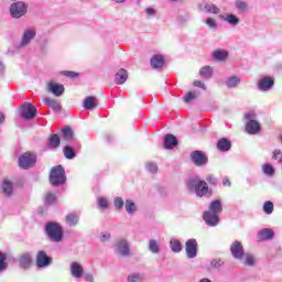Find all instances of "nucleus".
Listing matches in <instances>:
<instances>
[{
	"label": "nucleus",
	"instance_id": "nucleus-3",
	"mask_svg": "<svg viewBox=\"0 0 282 282\" xmlns=\"http://www.w3.org/2000/svg\"><path fill=\"white\" fill-rule=\"evenodd\" d=\"M45 232L50 241H54L55 243L63 241V227L58 223H47Z\"/></svg>",
	"mask_w": 282,
	"mask_h": 282
},
{
	"label": "nucleus",
	"instance_id": "nucleus-9",
	"mask_svg": "<svg viewBox=\"0 0 282 282\" xmlns=\"http://www.w3.org/2000/svg\"><path fill=\"white\" fill-rule=\"evenodd\" d=\"M35 263L39 268H47L52 265V258L47 256V252L40 250L37 251Z\"/></svg>",
	"mask_w": 282,
	"mask_h": 282
},
{
	"label": "nucleus",
	"instance_id": "nucleus-47",
	"mask_svg": "<svg viewBox=\"0 0 282 282\" xmlns=\"http://www.w3.org/2000/svg\"><path fill=\"white\" fill-rule=\"evenodd\" d=\"M197 98V95L195 93L189 91L185 97H183L184 102H191V100H195Z\"/></svg>",
	"mask_w": 282,
	"mask_h": 282
},
{
	"label": "nucleus",
	"instance_id": "nucleus-54",
	"mask_svg": "<svg viewBox=\"0 0 282 282\" xmlns=\"http://www.w3.org/2000/svg\"><path fill=\"white\" fill-rule=\"evenodd\" d=\"M194 87H199L200 89L206 90V85L202 80H194Z\"/></svg>",
	"mask_w": 282,
	"mask_h": 282
},
{
	"label": "nucleus",
	"instance_id": "nucleus-53",
	"mask_svg": "<svg viewBox=\"0 0 282 282\" xmlns=\"http://www.w3.org/2000/svg\"><path fill=\"white\" fill-rule=\"evenodd\" d=\"M206 25H208V28H215L217 25V21H215L213 18H208L206 20Z\"/></svg>",
	"mask_w": 282,
	"mask_h": 282
},
{
	"label": "nucleus",
	"instance_id": "nucleus-34",
	"mask_svg": "<svg viewBox=\"0 0 282 282\" xmlns=\"http://www.w3.org/2000/svg\"><path fill=\"white\" fill-rule=\"evenodd\" d=\"M64 155L66 160H74L76 158V151H74V148L66 145L64 147Z\"/></svg>",
	"mask_w": 282,
	"mask_h": 282
},
{
	"label": "nucleus",
	"instance_id": "nucleus-32",
	"mask_svg": "<svg viewBox=\"0 0 282 282\" xmlns=\"http://www.w3.org/2000/svg\"><path fill=\"white\" fill-rule=\"evenodd\" d=\"M78 219H80L78 214L70 213L66 215V224H68V226H76V224H78Z\"/></svg>",
	"mask_w": 282,
	"mask_h": 282
},
{
	"label": "nucleus",
	"instance_id": "nucleus-22",
	"mask_svg": "<svg viewBox=\"0 0 282 282\" xmlns=\"http://www.w3.org/2000/svg\"><path fill=\"white\" fill-rule=\"evenodd\" d=\"M218 151H230L232 143H230V140L226 139V138H221L220 140H218L217 144H216Z\"/></svg>",
	"mask_w": 282,
	"mask_h": 282
},
{
	"label": "nucleus",
	"instance_id": "nucleus-12",
	"mask_svg": "<svg viewBox=\"0 0 282 282\" xmlns=\"http://www.w3.org/2000/svg\"><path fill=\"white\" fill-rule=\"evenodd\" d=\"M203 219L207 226H217L219 224V214L208 210L203 214Z\"/></svg>",
	"mask_w": 282,
	"mask_h": 282
},
{
	"label": "nucleus",
	"instance_id": "nucleus-40",
	"mask_svg": "<svg viewBox=\"0 0 282 282\" xmlns=\"http://www.w3.org/2000/svg\"><path fill=\"white\" fill-rule=\"evenodd\" d=\"M149 250L154 254H158V252H160V245H158L156 240L149 241Z\"/></svg>",
	"mask_w": 282,
	"mask_h": 282
},
{
	"label": "nucleus",
	"instance_id": "nucleus-26",
	"mask_svg": "<svg viewBox=\"0 0 282 282\" xmlns=\"http://www.w3.org/2000/svg\"><path fill=\"white\" fill-rule=\"evenodd\" d=\"M34 36H36V32L32 31V30H28L24 32L23 37H22V42L21 45L25 46L30 43V41H32V39H34Z\"/></svg>",
	"mask_w": 282,
	"mask_h": 282
},
{
	"label": "nucleus",
	"instance_id": "nucleus-48",
	"mask_svg": "<svg viewBox=\"0 0 282 282\" xmlns=\"http://www.w3.org/2000/svg\"><path fill=\"white\" fill-rule=\"evenodd\" d=\"M245 265H254V256L250 253L246 254Z\"/></svg>",
	"mask_w": 282,
	"mask_h": 282
},
{
	"label": "nucleus",
	"instance_id": "nucleus-46",
	"mask_svg": "<svg viewBox=\"0 0 282 282\" xmlns=\"http://www.w3.org/2000/svg\"><path fill=\"white\" fill-rule=\"evenodd\" d=\"M262 170L265 175H274V167L270 164L263 165Z\"/></svg>",
	"mask_w": 282,
	"mask_h": 282
},
{
	"label": "nucleus",
	"instance_id": "nucleus-21",
	"mask_svg": "<svg viewBox=\"0 0 282 282\" xmlns=\"http://www.w3.org/2000/svg\"><path fill=\"white\" fill-rule=\"evenodd\" d=\"M127 78H129L127 69L121 68L116 74L115 82L117 85H124V83H127Z\"/></svg>",
	"mask_w": 282,
	"mask_h": 282
},
{
	"label": "nucleus",
	"instance_id": "nucleus-35",
	"mask_svg": "<svg viewBox=\"0 0 282 282\" xmlns=\"http://www.w3.org/2000/svg\"><path fill=\"white\" fill-rule=\"evenodd\" d=\"M8 254L0 251V272L8 270Z\"/></svg>",
	"mask_w": 282,
	"mask_h": 282
},
{
	"label": "nucleus",
	"instance_id": "nucleus-29",
	"mask_svg": "<svg viewBox=\"0 0 282 282\" xmlns=\"http://www.w3.org/2000/svg\"><path fill=\"white\" fill-rule=\"evenodd\" d=\"M224 210V207H221V200H214L209 205V213H215L216 215H219Z\"/></svg>",
	"mask_w": 282,
	"mask_h": 282
},
{
	"label": "nucleus",
	"instance_id": "nucleus-4",
	"mask_svg": "<svg viewBox=\"0 0 282 282\" xmlns=\"http://www.w3.org/2000/svg\"><path fill=\"white\" fill-rule=\"evenodd\" d=\"M18 166L23 169V171L36 166V154L31 151L22 153L18 159Z\"/></svg>",
	"mask_w": 282,
	"mask_h": 282
},
{
	"label": "nucleus",
	"instance_id": "nucleus-49",
	"mask_svg": "<svg viewBox=\"0 0 282 282\" xmlns=\"http://www.w3.org/2000/svg\"><path fill=\"white\" fill-rule=\"evenodd\" d=\"M99 208H109V202L107 198H99L98 199Z\"/></svg>",
	"mask_w": 282,
	"mask_h": 282
},
{
	"label": "nucleus",
	"instance_id": "nucleus-41",
	"mask_svg": "<svg viewBox=\"0 0 282 282\" xmlns=\"http://www.w3.org/2000/svg\"><path fill=\"white\" fill-rule=\"evenodd\" d=\"M225 21L231 25H237L239 23V18H237L235 14H229L225 18Z\"/></svg>",
	"mask_w": 282,
	"mask_h": 282
},
{
	"label": "nucleus",
	"instance_id": "nucleus-23",
	"mask_svg": "<svg viewBox=\"0 0 282 282\" xmlns=\"http://www.w3.org/2000/svg\"><path fill=\"white\" fill-rule=\"evenodd\" d=\"M84 107L88 110L96 109L98 107V98L95 96H88L84 100Z\"/></svg>",
	"mask_w": 282,
	"mask_h": 282
},
{
	"label": "nucleus",
	"instance_id": "nucleus-16",
	"mask_svg": "<svg viewBox=\"0 0 282 282\" xmlns=\"http://www.w3.org/2000/svg\"><path fill=\"white\" fill-rule=\"evenodd\" d=\"M70 274L75 279H80V276H83V274H85V269H83V265H80V263L73 262L70 264Z\"/></svg>",
	"mask_w": 282,
	"mask_h": 282
},
{
	"label": "nucleus",
	"instance_id": "nucleus-25",
	"mask_svg": "<svg viewBox=\"0 0 282 282\" xmlns=\"http://www.w3.org/2000/svg\"><path fill=\"white\" fill-rule=\"evenodd\" d=\"M62 138L66 142H72L74 140V130L70 127H65L62 129Z\"/></svg>",
	"mask_w": 282,
	"mask_h": 282
},
{
	"label": "nucleus",
	"instance_id": "nucleus-43",
	"mask_svg": "<svg viewBox=\"0 0 282 282\" xmlns=\"http://www.w3.org/2000/svg\"><path fill=\"white\" fill-rule=\"evenodd\" d=\"M236 8L238 10H240V12H246V10H248V3L241 1V0H237L236 1Z\"/></svg>",
	"mask_w": 282,
	"mask_h": 282
},
{
	"label": "nucleus",
	"instance_id": "nucleus-62",
	"mask_svg": "<svg viewBox=\"0 0 282 282\" xmlns=\"http://www.w3.org/2000/svg\"><path fill=\"white\" fill-rule=\"evenodd\" d=\"M116 3H124L127 0H113Z\"/></svg>",
	"mask_w": 282,
	"mask_h": 282
},
{
	"label": "nucleus",
	"instance_id": "nucleus-6",
	"mask_svg": "<svg viewBox=\"0 0 282 282\" xmlns=\"http://www.w3.org/2000/svg\"><path fill=\"white\" fill-rule=\"evenodd\" d=\"M28 13V6L23 1H18L11 4L10 14L13 19H21Z\"/></svg>",
	"mask_w": 282,
	"mask_h": 282
},
{
	"label": "nucleus",
	"instance_id": "nucleus-18",
	"mask_svg": "<svg viewBox=\"0 0 282 282\" xmlns=\"http://www.w3.org/2000/svg\"><path fill=\"white\" fill-rule=\"evenodd\" d=\"M20 267L28 270L33 263L32 256L30 253H23L19 257Z\"/></svg>",
	"mask_w": 282,
	"mask_h": 282
},
{
	"label": "nucleus",
	"instance_id": "nucleus-19",
	"mask_svg": "<svg viewBox=\"0 0 282 282\" xmlns=\"http://www.w3.org/2000/svg\"><path fill=\"white\" fill-rule=\"evenodd\" d=\"M150 65L153 69H162L164 67V56L162 55H154L150 59Z\"/></svg>",
	"mask_w": 282,
	"mask_h": 282
},
{
	"label": "nucleus",
	"instance_id": "nucleus-58",
	"mask_svg": "<svg viewBox=\"0 0 282 282\" xmlns=\"http://www.w3.org/2000/svg\"><path fill=\"white\" fill-rule=\"evenodd\" d=\"M230 184H231V183H230V180H229V178H224V181H223V185H224V186H227V187H228V186H230Z\"/></svg>",
	"mask_w": 282,
	"mask_h": 282
},
{
	"label": "nucleus",
	"instance_id": "nucleus-61",
	"mask_svg": "<svg viewBox=\"0 0 282 282\" xmlns=\"http://www.w3.org/2000/svg\"><path fill=\"white\" fill-rule=\"evenodd\" d=\"M109 237H111V235H106V236H102V241H105L106 239H109Z\"/></svg>",
	"mask_w": 282,
	"mask_h": 282
},
{
	"label": "nucleus",
	"instance_id": "nucleus-10",
	"mask_svg": "<svg viewBox=\"0 0 282 282\" xmlns=\"http://www.w3.org/2000/svg\"><path fill=\"white\" fill-rule=\"evenodd\" d=\"M46 89L48 94H54L56 97L63 96L65 94V86L63 84H56L54 82H48L46 84Z\"/></svg>",
	"mask_w": 282,
	"mask_h": 282
},
{
	"label": "nucleus",
	"instance_id": "nucleus-63",
	"mask_svg": "<svg viewBox=\"0 0 282 282\" xmlns=\"http://www.w3.org/2000/svg\"><path fill=\"white\" fill-rule=\"evenodd\" d=\"M3 69V64L0 63V70Z\"/></svg>",
	"mask_w": 282,
	"mask_h": 282
},
{
	"label": "nucleus",
	"instance_id": "nucleus-60",
	"mask_svg": "<svg viewBox=\"0 0 282 282\" xmlns=\"http://www.w3.org/2000/svg\"><path fill=\"white\" fill-rule=\"evenodd\" d=\"M278 155H281V151L275 150V151L273 152V160H276Z\"/></svg>",
	"mask_w": 282,
	"mask_h": 282
},
{
	"label": "nucleus",
	"instance_id": "nucleus-55",
	"mask_svg": "<svg viewBox=\"0 0 282 282\" xmlns=\"http://www.w3.org/2000/svg\"><path fill=\"white\" fill-rule=\"evenodd\" d=\"M210 265H212V268H220L221 260L214 259V260H212Z\"/></svg>",
	"mask_w": 282,
	"mask_h": 282
},
{
	"label": "nucleus",
	"instance_id": "nucleus-13",
	"mask_svg": "<svg viewBox=\"0 0 282 282\" xmlns=\"http://www.w3.org/2000/svg\"><path fill=\"white\" fill-rule=\"evenodd\" d=\"M230 251L235 259H243V256L246 254L243 251V245H241V242L239 241H235L231 243Z\"/></svg>",
	"mask_w": 282,
	"mask_h": 282
},
{
	"label": "nucleus",
	"instance_id": "nucleus-17",
	"mask_svg": "<svg viewBox=\"0 0 282 282\" xmlns=\"http://www.w3.org/2000/svg\"><path fill=\"white\" fill-rule=\"evenodd\" d=\"M180 142L177 141V138L173 134H166L163 141L164 149H173L174 147H177Z\"/></svg>",
	"mask_w": 282,
	"mask_h": 282
},
{
	"label": "nucleus",
	"instance_id": "nucleus-33",
	"mask_svg": "<svg viewBox=\"0 0 282 282\" xmlns=\"http://www.w3.org/2000/svg\"><path fill=\"white\" fill-rule=\"evenodd\" d=\"M202 78H213V67L204 66L199 69Z\"/></svg>",
	"mask_w": 282,
	"mask_h": 282
},
{
	"label": "nucleus",
	"instance_id": "nucleus-36",
	"mask_svg": "<svg viewBox=\"0 0 282 282\" xmlns=\"http://www.w3.org/2000/svg\"><path fill=\"white\" fill-rule=\"evenodd\" d=\"M263 212L265 213V215H272V213H274V203H272L271 200L264 202Z\"/></svg>",
	"mask_w": 282,
	"mask_h": 282
},
{
	"label": "nucleus",
	"instance_id": "nucleus-11",
	"mask_svg": "<svg viewBox=\"0 0 282 282\" xmlns=\"http://www.w3.org/2000/svg\"><path fill=\"white\" fill-rule=\"evenodd\" d=\"M185 250L188 259H195V257H197V240H187L185 243Z\"/></svg>",
	"mask_w": 282,
	"mask_h": 282
},
{
	"label": "nucleus",
	"instance_id": "nucleus-8",
	"mask_svg": "<svg viewBox=\"0 0 282 282\" xmlns=\"http://www.w3.org/2000/svg\"><path fill=\"white\" fill-rule=\"evenodd\" d=\"M191 160L195 166H206L208 164V156L202 151H194L191 153Z\"/></svg>",
	"mask_w": 282,
	"mask_h": 282
},
{
	"label": "nucleus",
	"instance_id": "nucleus-42",
	"mask_svg": "<svg viewBox=\"0 0 282 282\" xmlns=\"http://www.w3.org/2000/svg\"><path fill=\"white\" fill-rule=\"evenodd\" d=\"M45 202H46V204H54V203H56V194H54L52 192H47L45 194Z\"/></svg>",
	"mask_w": 282,
	"mask_h": 282
},
{
	"label": "nucleus",
	"instance_id": "nucleus-1",
	"mask_svg": "<svg viewBox=\"0 0 282 282\" xmlns=\"http://www.w3.org/2000/svg\"><path fill=\"white\" fill-rule=\"evenodd\" d=\"M66 181L67 176H65V169H63V165H56L51 169L48 182L52 186H63Z\"/></svg>",
	"mask_w": 282,
	"mask_h": 282
},
{
	"label": "nucleus",
	"instance_id": "nucleus-27",
	"mask_svg": "<svg viewBox=\"0 0 282 282\" xmlns=\"http://www.w3.org/2000/svg\"><path fill=\"white\" fill-rule=\"evenodd\" d=\"M117 250L123 257H129V243H127V240H121L117 246Z\"/></svg>",
	"mask_w": 282,
	"mask_h": 282
},
{
	"label": "nucleus",
	"instance_id": "nucleus-52",
	"mask_svg": "<svg viewBox=\"0 0 282 282\" xmlns=\"http://www.w3.org/2000/svg\"><path fill=\"white\" fill-rule=\"evenodd\" d=\"M128 281L129 282H140V281H142V276H140V274H132V275L128 276Z\"/></svg>",
	"mask_w": 282,
	"mask_h": 282
},
{
	"label": "nucleus",
	"instance_id": "nucleus-50",
	"mask_svg": "<svg viewBox=\"0 0 282 282\" xmlns=\"http://www.w3.org/2000/svg\"><path fill=\"white\" fill-rule=\"evenodd\" d=\"M147 169L150 173H158V164L155 163H148Z\"/></svg>",
	"mask_w": 282,
	"mask_h": 282
},
{
	"label": "nucleus",
	"instance_id": "nucleus-51",
	"mask_svg": "<svg viewBox=\"0 0 282 282\" xmlns=\"http://www.w3.org/2000/svg\"><path fill=\"white\" fill-rule=\"evenodd\" d=\"M208 184H210L212 186H217V178H215V176L213 174H209L206 177Z\"/></svg>",
	"mask_w": 282,
	"mask_h": 282
},
{
	"label": "nucleus",
	"instance_id": "nucleus-37",
	"mask_svg": "<svg viewBox=\"0 0 282 282\" xmlns=\"http://www.w3.org/2000/svg\"><path fill=\"white\" fill-rule=\"evenodd\" d=\"M239 83H241V79H239V77L237 76H232L227 80V87H229V89H232L235 87H238Z\"/></svg>",
	"mask_w": 282,
	"mask_h": 282
},
{
	"label": "nucleus",
	"instance_id": "nucleus-57",
	"mask_svg": "<svg viewBox=\"0 0 282 282\" xmlns=\"http://www.w3.org/2000/svg\"><path fill=\"white\" fill-rule=\"evenodd\" d=\"M6 122V115L0 111V124H3Z\"/></svg>",
	"mask_w": 282,
	"mask_h": 282
},
{
	"label": "nucleus",
	"instance_id": "nucleus-56",
	"mask_svg": "<svg viewBox=\"0 0 282 282\" xmlns=\"http://www.w3.org/2000/svg\"><path fill=\"white\" fill-rule=\"evenodd\" d=\"M85 281H86V282H94V274H91V273H86V274H85Z\"/></svg>",
	"mask_w": 282,
	"mask_h": 282
},
{
	"label": "nucleus",
	"instance_id": "nucleus-39",
	"mask_svg": "<svg viewBox=\"0 0 282 282\" xmlns=\"http://www.w3.org/2000/svg\"><path fill=\"white\" fill-rule=\"evenodd\" d=\"M172 252H182V242L180 240L170 241Z\"/></svg>",
	"mask_w": 282,
	"mask_h": 282
},
{
	"label": "nucleus",
	"instance_id": "nucleus-14",
	"mask_svg": "<svg viewBox=\"0 0 282 282\" xmlns=\"http://www.w3.org/2000/svg\"><path fill=\"white\" fill-rule=\"evenodd\" d=\"M258 87L261 91H268V89H272V87H274V78L263 77L259 80Z\"/></svg>",
	"mask_w": 282,
	"mask_h": 282
},
{
	"label": "nucleus",
	"instance_id": "nucleus-44",
	"mask_svg": "<svg viewBox=\"0 0 282 282\" xmlns=\"http://www.w3.org/2000/svg\"><path fill=\"white\" fill-rule=\"evenodd\" d=\"M115 207L118 210H122V208H124V200L122 199V197H116L115 198Z\"/></svg>",
	"mask_w": 282,
	"mask_h": 282
},
{
	"label": "nucleus",
	"instance_id": "nucleus-5",
	"mask_svg": "<svg viewBox=\"0 0 282 282\" xmlns=\"http://www.w3.org/2000/svg\"><path fill=\"white\" fill-rule=\"evenodd\" d=\"M245 118L248 120L246 123L247 133H250V135H257V133L261 131V124L259 121L254 120V113H246Z\"/></svg>",
	"mask_w": 282,
	"mask_h": 282
},
{
	"label": "nucleus",
	"instance_id": "nucleus-2",
	"mask_svg": "<svg viewBox=\"0 0 282 282\" xmlns=\"http://www.w3.org/2000/svg\"><path fill=\"white\" fill-rule=\"evenodd\" d=\"M186 186L188 191H194L197 197H204L208 195V183H206V181H202L199 178H193L187 181Z\"/></svg>",
	"mask_w": 282,
	"mask_h": 282
},
{
	"label": "nucleus",
	"instance_id": "nucleus-45",
	"mask_svg": "<svg viewBox=\"0 0 282 282\" xmlns=\"http://www.w3.org/2000/svg\"><path fill=\"white\" fill-rule=\"evenodd\" d=\"M62 75L66 76V78H78V73L74 70H63Z\"/></svg>",
	"mask_w": 282,
	"mask_h": 282
},
{
	"label": "nucleus",
	"instance_id": "nucleus-31",
	"mask_svg": "<svg viewBox=\"0 0 282 282\" xmlns=\"http://www.w3.org/2000/svg\"><path fill=\"white\" fill-rule=\"evenodd\" d=\"M213 56L216 61H226L228 58V52L224 50H216L214 51Z\"/></svg>",
	"mask_w": 282,
	"mask_h": 282
},
{
	"label": "nucleus",
	"instance_id": "nucleus-64",
	"mask_svg": "<svg viewBox=\"0 0 282 282\" xmlns=\"http://www.w3.org/2000/svg\"><path fill=\"white\" fill-rule=\"evenodd\" d=\"M172 1H177V0H172Z\"/></svg>",
	"mask_w": 282,
	"mask_h": 282
},
{
	"label": "nucleus",
	"instance_id": "nucleus-24",
	"mask_svg": "<svg viewBox=\"0 0 282 282\" xmlns=\"http://www.w3.org/2000/svg\"><path fill=\"white\" fill-rule=\"evenodd\" d=\"M272 237H274V231H272V229H269V228L262 229L258 234L259 241H268L272 239Z\"/></svg>",
	"mask_w": 282,
	"mask_h": 282
},
{
	"label": "nucleus",
	"instance_id": "nucleus-28",
	"mask_svg": "<svg viewBox=\"0 0 282 282\" xmlns=\"http://www.w3.org/2000/svg\"><path fill=\"white\" fill-rule=\"evenodd\" d=\"M48 145L51 149H58V147H61V135L51 134L48 138Z\"/></svg>",
	"mask_w": 282,
	"mask_h": 282
},
{
	"label": "nucleus",
	"instance_id": "nucleus-20",
	"mask_svg": "<svg viewBox=\"0 0 282 282\" xmlns=\"http://www.w3.org/2000/svg\"><path fill=\"white\" fill-rule=\"evenodd\" d=\"M1 191L3 195H6L7 197H12V193H13L12 182H10V180L8 178H4L1 185Z\"/></svg>",
	"mask_w": 282,
	"mask_h": 282
},
{
	"label": "nucleus",
	"instance_id": "nucleus-30",
	"mask_svg": "<svg viewBox=\"0 0 282 282\" xmlns=\"http://www.w3.org/2000/svg\"><path fill=\"white\" fill-rule=\"evenodd\" d=\"M45 102L48 107H52L54 111H61L63 109V106L56 101V99L47 98Z\"/></svg>",
	"mask_w": 282,
	"mask_h": 282
},
{
	"label": "nucleus",
	"instance_id": "nucleus-15",
	"mask_svg": "<svg viewBox=\"0 0 282 282\" xmlns=\"http://www.w3.org/2000/svg\"><path fill=\"white\" fill-rule=\"evenodd\" d=\"M199 10L202 12H208L209 14H219L220 10L217 6L208 2H203L199 4Z\"/></svg>",
	"mask_w": 282,
	"mask_h": 282
},
{
	"label": "nucleus",
	"instance_id": "nucleus-7",
	"mask_svg": "<svg viewBox=\"0 0 282 282\" xmlns=\"http://www.w3.org/2000/svg\"><path fill=\"white\" fill-rule=\"evenodd\" d=\"M36 107H34V105L31 102H24V105L20 108V116H22L24 120H32L33 118H36Z\"/></svg>",
	"mask_w": 282,
	"mask_h": 282
},
{
	"label": "nucleus",
	"instance_id": "nucleus-38",
	"mask_svg": "<svg viewBox=\"0 0 282 282\" xmlns=\"http://www.w3.org/2000/svg\"><path fill=\"white\" fill-rule=\"evenodd\" d=\"M124 207L127 213H129V215H133V213L138 210V207L135 206V203H133V200H126Z\"/></svg>",
	"mask_w": 282,
	"mask_h": 282
},
{
	"label": "nucleus",
	"instance_id": "nucleus-59",
	"mask_svg": "<svg viewBox=\"0 0 282 282\" xmlns=\"http://www.w3.org/2000/svg\"><path fill=\"white\" fill-rule=\"evenodd\" d=\"M147 14H155V10L153 8H148Z\"/></svg>",
	"mask_w": 282,
	"mask_h": 282
}]
</instances>
